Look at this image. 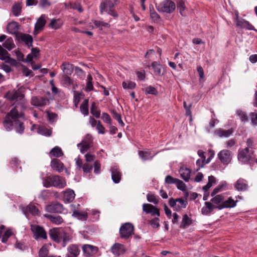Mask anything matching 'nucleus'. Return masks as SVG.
<instances>
[{"label":"nucleus","mask_w":257,"mask_h":257,"mask_svg":"<svg viewBox=\"0 0 257 257\" xmlns=\"http://www.w3.org/2000/svg\"><path fill=\"white\" fill-rule=\"evenodd\" d=\"M134 226L130 223H125L119 229L120 236L121 238H128L134 231Z\"/></svg>","instance_id":"7"},{"label":"nucleus","mask_w":257,"mask_h":257,"mask_svg":"<svg viewBox=\"0 0 257 257\" xmlns=\"http://www.w3.org/2000/svg\"><path fill=\"white\" fill-rule=\"evenodd\" d=\"M93 23L96 27L99 28L101 29H102L103 27L105 28H108L110 26L108 23H105L100 21L94 20L93 21Z\"/></svg>","instance_id":"49"},{"label":"nucleus","mask_w":257,"mask_h":257,"mask_svg":"<svg viewBox=\"0 0 257 257\" xmlns=\"http://www.w3.org/2000/svg\"><path fill=\"white\" fill-rule=\"evenodd\" d=\"M31 230L33 234V237L36 240L47 239V232L42 226L38 225H31Z\"/></svg>","instance_id":"6"},{"label":"nucleus","mask_w":257,"mask_h":257,"mask_svg":"<svg viewBox=\"0 0 257 257\" xmlns=\"http://www.w3.org/2000/svg\"><path fill=\"white\" fill-rule=\"evenodd\" d=\"M175 184H176L177 188L180 190L184 191L186 190V186L185 184L182 181L178 179L176 180Z\"/></svg>","instance_id":"51"},{"label":"nucleus","mask_w":257,"mask_h":257,"mask_svg":"<svg viewBox=\"0 0 257 257\" xmlns=\"http://www.w3.org/2000/svg\"><path fill=\"white\" fill-rule=\"evenodd\" d=\"M22 12V6L20 3L16 4L13 6L12 12L14 16H19Z\"/></svg>","instance_id":"44"},{"label":"nucleus","mask_w":257,"mask_h":257,"mask_svg":"<svg viewBox=\"0 0 257 257\" xmlns=\"http://www.w3.org/2000/svg\"><path fill=\"white\" fill-rule=\"evenodd\" d=\"M83 171L85 173H89L92 169V166L88 164H85L82 167Z\"/></svg>","instance_id":"64"},{"label":"nucleus","mask_w":257,"mask_h":257,"mask_svg":"<svg viewBox=\"0 0 257 257\" xmlns=\"http://www.w3.org/2000/svg\"><path fill=\"white\" fill-rule=\"evenodd\" d=\"M217 156L219 160L224 165L228 164L232 159L231 152L228 150H221Z\"/></svg>","instance_id":"9"},{"label":"nucleus","mask_w":257,"mask_h":257,"mask_svg":"<svg viewBox=\"0 0 257 257\" xmlns=\"http://www.w3.org/2000/svg\"><path fill=\"white\" fill-rule=\"evenodd\" d=\"M81 112L84 115L87 116L89 113L88 110V100L85 99L81 104L80 106Z\"/></svg>","instance_id":"32"},{"label":"nucleus","mask_w":257,"mask_h":257,"mask_svg":"<svg viewBox=\"0 0 257 257\" xmlns=\"http://www.w3.org/2000/svg\"><path fill=\"white\" fill-rule=\"evenodd\" d=\"M39 132L40 134L46 136H50L51 135V131L46 127H42L39 128Z\"/></svg>","instance_id":"56"},{"label":"nucleus","mask_w":257,"mask_h":257,"mask_svg":"<svg viewBox=\"0 0 257 257\" xmlns=\"http://www.w3.org/2000/svg\"><path fill=\"white\" fill-rule=\"evenodd\" d=\"M237 26L246 28V29L250 30H254V28L252 25H251L248 21L242 20V24H240L239 22L237 23Z\"/></svg>","instance_id":"50"},{"label":"nucleus","mask_w":257,"mask_h":257,"mask_svg":"<svg viewBox=\"0 0 257 257\" xmlns=\"http://www.w3.org/2000/svg\"><path fill=\"white\" fill-rule=\"evenodd\" d=\"M50 154L52 156L56 158H59L63 156V153L61 149L58 146H56L53 148L50 151Z\"/></svg>","instance_id":"33"},{"label":"nucleus","mask_w":257,"mask_h":257,"mask_svg":"<svg viewBox=\"0 0 257 257\" xmlns=\"http://www.w3.org/2000/svg\"><path fill=\"white\" fill-rule=\"evenodd\" d=\"M126 251L124 246L119 243H115L111 247V251L113 255L118 256L123 254Z\"/></svg>","instance_id":"14"},{"label":"nucleus","mask_w":257,"mask_h":257,"mask_svg":"<svg viewBox=\"0 0 257 257\" xmlns=\"http://www.w3.org/2000/svg\"><path fill=\"white\" fill-rule=\"evenodd\" d=\"M45 216L48 218L51 222L56 225H60L64 222V220L60 216H54L51 214H46Z\"/></svg>","instance_id":"26"},{"label":"nucleus","mask_w":257,"mask_h":257,"mask_svg":"<svg viewBox=\"0 0 257 257\" xmlns=\"http://www.w3.org/2000/svg\"><path fill=\"white\" fill-rule=\"evenodd\" d=\"M250 117V120L252 125H257V112H251L249 114Z\"/></svg>","instance_id":"60"},{"label":"nucleus","mask_w":257,"mask_h":257,"mask_svg":"<svg viewBox=\"0 0 257 257\" xmlns=\"http://www.w3.org/2000/svg\"><path fill=\"white\" fill-rule=\"evenodd\" d=\"M43 186L46 188L53 186L58 188H63L66 186L65 179L58 175L46 177L43 180Z\"/></svg>","instance_id":"2"},{"label":"nucleus","mask_w":257,"mask_h":257,"mask_svg":"<svg viewBox=\"0 0 257 257\" xmlns=\"http://www.w3.org/2000/svg\"><path fill=\"white\" fill-rule=\"evenodd\" d=\"M234 186L236 190L238 191H244L247 189L248 184L245 180L239 178L234 183Z\"/></svg>","instance_id":"19"},{"label":"nucleus","mask_w":257,"mask_h":257,"mask_svg":"<svg viewBox=\"0 0 257 257\" xmlns=\"http://www.w3.org/2000/svg\"><path fill=\"white\" fill-rule=\"evenodd\" d=\"M63 71L65 76L70 75L73 72V65L70 64H63Z\"/></svg>","instance_id":"40"},{"label":"nucleus","mask_w":257,"mask_h":257,"mask_svg":"<svg viewBox=\"0 0 257 257\" xmlns=\"http://www.w3.org/2000/svg\"><path fill=\"white\" fill-rule=\"evenodd\" d=\"M255 158L254 151L248 148L239 150L237 155L238 161L243 164H247Z\"/></svg>","instance_id":"4"},{"label":"nucleus","mask_w":257,"mask_h":257,"mask_svg":"<svg viewBox=\"0 0 257 257\" xmlns=\"http://www.w3.org/2000/svg\"><path fill=\"white\" fill-rule=\"evenodd\" d=\"M156 8L160 13L171 14L175 11L176 5L171 0H165L156 5Z\"/></svg>","instance_id":"5"},{"label":"nucleus","mask_w":257,"mask_h":257,"mask_svg":"<svg viewBox=\"0 0 257 257\" xmlns=\"http://www.w3.org/2000/svg\"><path fill=\"white\" fill-rule=\"evenodd\" d=\"M236 113L239 116L241 121L245 122L248 120V117L245 112L239 109L237 110Z\"/></svg>","instance_id":"48"},{"label":"nucleus","mask_w":257,"mask_h":257,"mask_svg":"<svg viewBox=\"0 0 257 257\" xmlns=\"http://www.w3.org/2000/svg\"><path fill=\"white\" fill-rule=\"evenodd\" d=\"M22 211L26 215L28 213H30L33 215H37L39 213L38 209L34 205L31 204H30L26 207H23Z\"/></svg>","instance_id":"23"},{"label":"nucleus","mask_w":257,"mask_h":257,"mask_svg":"<svg viewBox=\"0 0 257 257\" xmlns=\"http://www.w3.org/2000/svg\"><path fill=\"white\" fill-rule=\"evenodd\" d=\"M49 249L46 244H44L39 251V257H53V255H48Z\"/></svg>","instance_id":"38"},{"label":"nucleus","mask_w":257,"mask_h":257,"mask_svg":"<svg viewBox=\"0 0 257 257\" xmlns=\"http://www.w3.org/2000/svg\"><path fill=\"white\" fill-rule=\"evenodd\" d=\"M63 230L58 228H54L50 229L49 235L51 239L57 243H60L62 241V235Z\"/></svg>","instance_id":"10"},{"label":"nucleus","mask_w":257,"mask_h":257,"mask_svg":"<svg viewBox=\"0 0 257 257\" xmlns=\"http://www.w3.org/2000/svg\"><path fill=\"white\" fill-rule=\"evenodd\" d=\"M78 147L80 148V152L84 154L90 148V145L86 141H82L77 145Z\"/></svg>","instance_id":"39"},{"label":"nucleus","mask_w":257,"mask_h":257,"mask_svg":"<svg viewBox=\"0 0 257 257\" xmlns=\"http://www.w3.org/2000/svg\"><path fill=\"white\" fill-rule=\"evenodd\" d=\"M72 216L81 220H86L87 218L88 214L86 212L74 210L72 213Z\"/></svg>","instance_id":"29"},{"label":"nucleus","mask_w":257,"mask_h":257,"mask_svg":"<svg viewBox=\"0 0 257 257\" xmlns=\"http://www.w3.org/2000/svg\"><path fill=\"white\" fill-rule=\"evenodd\" d=\"M152 66L154 70L155 73L157 75H161V66L159 63L154 61L152 63Z\"/></svg>","instance_id":"46"},{"label":"nucleus","mask_w":257,"mask_h":257,"mask_svg":"<svg viewBox=\"0 0 257 257\" xmlns=\"http://www.w3.org/2000/svg\"><path fill=\"white\" fill-rule=\"evenodd\" d=\"M191 220L187 214H184L183 216L181 228H185L186 226L189 225L191 223Z\"/></svg>","instance_id":"45"},{"label":"nucleus","mask_w":257,"mask_h":257,"mask_svg":"<svg viewBox=\"0 0 257 257\" xmlns=\"http://www.w3.org/2000/svg\"><path fill=\"white\" fill-rule=\"evenodd\" d=\"M92 77L90 74L88 75L87 77V83L85 87V91L87 92L91 91L93 90V85L92 83Z\"/></svg>","instance_id":"41"},{"label":"nucleus","mask_w":257,"mask_h":257,"mask_svg":"<svg viewBox=\"0 0 257 257\" xmlns=\"http://www.w3.org/2000/svg\"><path fill=\"white\" fill-rule=\"evenodd\" d=\"M122 87L124 89H134L136 87V83L132 81H123L122 82Z\"/></svg>","instance_id":"52"},{"label":"nucleus","mask_w":257,"mask_h":257,"mask_svg":"<svg viewBox=\"0 0 257 257\" xmlns=\"http://www.w3.org/2000/svg\"><path fill=\"white\" fill-rule=\"evenodd\" d=\"M20 110V106L16 105L7 114L3 124L7 131H10L15 127L17 133L20 134L24 133L25 129L24 124L19 119L24 117V114Z\"/></svg>","instance_id":"1"},{"label":"nucleus","mask_w":257,"mask_h":257,"mask_svg":"<svg viewBox=\"0 0 257 257\" xmlns=\"http://www.w3.org/2000/svg\"><path fill=\"white\" fill-rule=\"evenodd\" d=\"M63 24L61 20L58 19H52L49 24L50 27L52 29H59Z\"/></svg>","instance_id":"37"},{"label":"nucleus","mask_w":257,"mask_h":257,"mask_svg":"<svg viewBox=\"0 0 257 257\" xmlns=\"http://www.w3.org/2000/svg\"><path fill=\"white\" fill-rule=\"evenodd\" d=\"M47 116L49 120L51 122H53L56 119L57 115L54 113L47 112Z\"/></svg>","instance_id":"63"},{"label":"nucleus","mask_w":257,"mask_h":257,"mask_svg":"<svg viewBox=\"0 0 257 257\" xmlns=\"http://www.w3.org/2000/svg\"><path fill=\"white\" fill-rule=\"evenodd\" d=\"M75 193L72 190H69L64 192L63 200L65 203L72 202L75 198Z\"/></svg>","instance_id":"28"},{"label":"nucleus","mask_w":257,"mask_h":257,"mask_svg":"<svg viewBox=\"0 0 257 257\" xmlns=\"http://www.w3.org/2000/svg\"><path fill=\"white\" fill-rule=\"evenodd\" d=\"M63 235H62V246L65 247L67 243L70 242L72 240L71 236L67 233L63 231Z\"/></svg>","instance_id":"42"},{"label":"nucleus","mask_w":257,"mask_h":257,"mask_svg":"<svg viewBox=\"0 0 257 257\" xmlns=\"http://www.w3.org/2000/svg\"><path fill=\"white\" fill-rule=\"evenodd\" d=\"M24 95L19 91L9 92L7 94V97L11 100H14L19 97H23Z\"/></svg>","instance_id":"31"},{"label":"nucleus","mask_w":257,"mask_h":257,"mask_svg":"<svg viewBox=\"0 0 257 257\" xmlns=\"http://www.w3.org/2000/svg\"><path fill=\"white\" fill-rule=\"evenodd\" d=\"M238 202L237 200H234L232 197H229L226 200H223V202L221 205L217 206V209L218 210H221L223 208H231L234 207L236 205V203Z\"/></svg>","instance_id":"15"},{"label":"nucleus","mask_w":257,"mask_h":257,"mask_svg":"<svg viewBox=\"0 0 257 257\" xmlns=\"http://www.w3.org/2000/svg\"><path fill=\"white\" fill-rule=\"evenodd\" d=\"M96 129L99 134L103 135L105 133V128L100 120H98V123L96 126Z\"/></svg>","instance_id":"55"},{"label":"nucleus","mask_w":257,"mask_h":257,"mask_svg":"<svg viewBox=\"0 0 257 257\" xmlns=\"http://www.w3.org/2000/svg\"><path fill=\"white\" fill-rule=\"evenodd\" d=\"M17 38L19 40L24 42L28 48L32 47L33 39L32 36L30 35L21 33L17 36Z\"/></svg>","instance_id":"18"},{"label":"nucleus","mask_w":257,"mask_h":257,"mask_svg":"<svg viewBox=\"0 0 257 257\" xmlns=\"http://www.w3.org/2000/svg\"><path fill=\"white\" fill-rule=\"evenodd\" d=\"M103 121L108 125H110L111 123V119L109 115L106 112H103L101 117Z\"/></svg>","instance_id":"54"},{"label":"nucleus","mask_w":257,"mask_h":257,"mask_svg":"<svg viewBox=\"0 0 257 257\" xmlns=\"http://www.w3.org/2000/svg\"><path fill=\"white\" fill-rule=\"evenodd\" d=\"M111 178L115 183H118L121 179V173L117 166H114L110 169Z\"/></svg>","instance_id":"24"},{"label":"nucleus","mask_w":257,"mask_h":257,"mask_svg":"<svg viewBox=\"0 0 257 257\" xmlns=\"http://www.w3.org/2000/svg\"><path fill=\"white\" fill-rule=\"evenodd\" d=\"M177 180V178H173L170 175H167L165 179V182L168 184H175Z\"/></svg>","instance_id":"58"},{"label":"nucleus","mask_w":257,"mask_h":257,"mask_svg":"<svg viewBox=\"0 0 257 257\" xmlns=\"http://www.w3.org/2000/svg\"><path fill=\"white\" fill-rule=\"evenodd\" d=\"M147 200L155 204H158L159 202V197L153 194H148L147 195Z\"/></svg>","instance_id":"47"},{"label":"nucleus","mask_w":257,"mask_h":257,"mask_svg":"<svg viewBox=\"0 0 257 257\" xmlns=\"http://www.w3.org/2000/svg\"><path fill=\"white\" fill-rule=\"evenodd\" d=\"M63 83L67 86H70L72 84V80L68 76H65L63 79Z\"/></svg>","instance_id":"61"},{"label":"nucleus","mask_w":257,"mask_h":257,"mask_svg":"<svg viewBox=\"0 0 257 257\" xmlns=\"http://www.w3.org/2000/svg\"><path fill=\"white\" fill-rule=\"evenodd\" d=\"M187 204L188 202L186 199L182 198H177L176 211H179L182 208H186Z\"/></svg>","instance_id":"36"},{"label":"nucleus","mask_w":257,"mask_h":257,"mask_svg":"<svg viewBox=\"0 0 257 257\" xmlns=\"http://www.w3.org/2000/svg\"><path fill=\"white\" fill-rule=\"evenodd\" d=\"M234 130L231 128L228 130H225L221 128L216 130L214 133V135L220 138H227L233 133Z\"/></svg>","instance_id":"22"},{"label":"nucleus","mask_w":257,"mask_h":257,"mask_svg":"<svg viewBox=\"0 0 257 257\" xmlns=\"http://www.w3.org/2000/svg\"><path fill=\"white\" fill-rule=\"evenodd\" d=\"M14 52L16 54V55L17 57V58L19 60L21 61H24V55L19 50H16L14 51Z\"/></svg>","instance_id":"62"},{"label":"nucleus","mask_w":257,"mask_h":257,"mask_svg":"<svg viewBox=\"0 0 257 257\" xmlns=\"http://www.w3.org/2000/svg\"><path fill=\"white\" fill-rule=\"evenodd\" d=\"M211 199V203L215 206H219L221 205L224 200V196L222 195H216L212 196Z\"/></svg>","instance_id":"30"},{"label":"nucleus","mask_w":257,"mask_h":257,"mask_svg":"<svg viewBox=\"0 0 257 257\" xmlns=\"http://www.w3.org/2000/svg\"><path fill=\"white\" fill-rule=\"evenodd\" d=\"M3 46L9 51H11L15 48V44L14 43L13 39L11 37H10L6 39L5 42L3 44Z\"/></svg>","instance_id":"34"},{"label":"nucleus","mask_w":257,"mask_h":257,"mask_svg":"<svg viewBox=\"0 0 257 257\" xmlns=\"http://www.w3.org/2000/svg\"><path fill=\"white\" fill-rule=\"evenodd\" d=\"M49 99L41 96H33L31 98V104L35 106H42L48 104Z\"/></svg>","instance_id":"13"},{"label":"nucleus","mask_w":257,"mask_h":257,"mask_svg":"<svg viewBox=\"0 0 257 257\" xmlns=\"http://www.w3.org/2000/svg\"><path fill=\"white\" fill-rule=\"evenodd\" d=\"M139 155L140 158L143 160H148L152 159L154 156H152L151 153L149 152H144L143 151H140L139 152Z\"/></svg>","instance_id":"43"},{"label":"nucleus","mask_w":257,"mask_h":257,"mask_svg":"<svg viewBox=\"0 0 257 257\" xmlns=\"http://www.w3.org/2000/svg\"><path fill=\"white\" fill-rule=\"evenodd\" d=\"M51 167L54 170L59 173L62 172L65 169V166L63 163L57 159H53L51 161Z\"/></svg>","instance_id":"20"},{"label":"nucleus","mask_w":257,"mask_h":257,"mask_svg":"<svg viewBox=\"0 0 257 257\" xmlns=\"http://www.w3.org/2000/svg\"><path fill=\"white\" fill-rule=\"evenodd\" d=\"M67 253L66 257H77L80 253L79 246L75 244H71L67 247Z\"/></svg>","instance_id":"12"},{"label":"nucleus","mask_w":257,"mask_h":257,"mask_svg":"<svg viewBox=\"0 0 257 257\" xmlns=\"http://www.w3.org/2000/svg\"><path fill=\"white\" fill-rule=\"evenodd\" d=\"M191 171L187 168L182 167L179 170L181 177L186 182H188L190 179Z\"/></svg>","instance_id":"25"},{"label":"nucleus","mask_w":257,"mask_h":257,"mask_svg":"<svg viewBox=\"0 0 257 257\" xmlns=\"http://www.w3.org/2000/svg\"><path fill=\"white\" fill-rule=\"evenodd\" d=\"M145 93L146 94H156L157 91L156 88L153 86H150L145 88Z\"/></svg>","instance_id":"59"},{"label":"nucleus","mask_w":257,"mask_h":257,"mask_svg":"<svg viewBox=\"0 0 257 257\" xmlns=\"http://www.w3.org/2000/svg\"><path fill=\"white\" fill-rule=\"evenodd\" d=\"M19 25L16 22H12L7 25L8 32L13 35L16 34L19 30Z\"/></svg>","instance_id":"27"},{"label":"nucleus","mask_w":257,"mask_h":257,"mask_svg":"<svg viewBox=\"0 0 257 257\" xmlns=\"http://www.w3.org/2000/svg\"><path fill=\"white\" fill-rule=\"evenodd\" d=\"M159 221V218L156 217L150 221L149 223L153 228H158L160 226Z\"/></svg>","instance_id":"57"},{"label":"nucleus","mask_w":257,"mask_h":257,"mask_svg":"<svg viewBox=\"0 0 257 257\" xmlns=\"http://www.w3.org/2000/svg\"><path fill=\"white\" fill-rule=\"evenodd\" d=\"M46 16L45 15H42L37 20V21L35 25L34 34L36 35L38 32L42 30L46 24Z\"/></svg>","instance_id":"17"},{"label":"nucleus","mask_w":257,"mask_h":257,"mask_svg":"<svg viewBox=\"0 0 257 257\" xmlns=\"http://www.w3.org/2000/svg\"><path fill=\"white\" fill-rule=\"evenodd\" d=\"M143 210L147 214H151L152 216H160V210L155 206L148 203L143 204Z\"/></svg>","instance_id":"11"},{"label":"nucleus","mask_w":257,"mask_h":257,"mask_svg":"<svg viewBox=\"0 0 257 257\" xmlns=\"http://www.w3.org/2000/svg\"><path fill=\"white\" fill-rule=\"evenodd\" d=\"M9 57V53L0 45V59L2 60L6 61L7 57Z\"/></svg>","instance_id":"53"},{"label":"nucleus","mask_w":257,"mask_h":257,"mask_svg":"<svg viewBox=\"0 0 257 257\" xmlns=\"http://www.w3.org/2000/svg\"><path fill=\"white\" fill-rule=\"evenodd\" d=\"M117 0H104L102 2L100 5V12L101 14L103 12H107V13L116 18L118 17L117 13L114 11L113 8L114 4Z\"/></svg>","instance_id":"3"},{"label":"nucleus","mask_w":257,"mask_h":257,"mask_svg":"<svg viewBox=\"0 0 257 257\" xmlns=\"http://www.w3.org/2000/svg\"><path fill=\"white\" fill-rule=\"evenodd\" d=\"M204 206L201 209V213L205 215H209L215 208H217V206H215L210 202H205Z\"/></svg>","instance_id":"21"},{"label":"nucleus","mask_w":257,"mask_h":257,"mask_svg":"<svg viewBox=\"0 0 257 257\" xmlns=\"http://www.w3.org/2000/svg\"><path fill=\"white\" fill-rule=\"evenodd\" d=\"M149 9L151 18L153 21L158 22L160 19V17L155 11L152 5L149 6Z\"/></svg>","instance_id":"35"},{"label":"nucleus","mask_w":257,"mask_h":257,"mask_svg":"<svg viewBox=\"0 0 257 257\" xmlns=\"http://www.w3.org/2000/svg\"><path fill=\"white\" fill-rule=\"evenodd\" d=\"M83 252L86 256H90L97 253L98 248L90 244H84L82 247Z\"/></svg>","instance_id":"16"},{"label":"nucleus","mask_w":257,"mask_h":257,"mask_svg":"<svg viewBox=\"0 0 257 257\" xmlns=\"http://www.w3.org/2000/svg\"><path fill=\"white\" fill-rule=\"evenodd\" d=\"M64 210L63 205L57 202L52 203L45 207V210L52 213H62Z\"/></svg>","instance_id":"8"}]
</instances>
